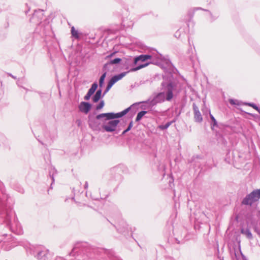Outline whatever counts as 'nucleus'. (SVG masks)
Instances as JSON below:
<instances>
[{"label":"nucleus","instance_id":"obj_1","mask_svg":"<svg viewBox=\"0 0 260 260\" xmlns=\"http://www.w3.org/2000/svg\"><path fill=\"white\" fill-rule=\"evenodd\" d=\"M131 109V107H128L122 111L114 113H102L98 115L95 117L89 116L88 117V124L89 127L94 131H100L101 129V123L99 122L100 119H104L106 118V120L113 119L115 118H120L125 115Z\"/></svg>","mask_w":260,"mask_h":260},{"label":"nucleus","instance_id":"obj_2","mask_svg":"<svg viewBox=\"0 0 260 260\" xmlns=\"http://www.w3.org/2000/svg\"><path fill=\"white\" fill-rule=\"evenodd\" d=\"M260 199V189H255L247 194L242 200V204L251 206Z\"/></svg>","mask_w":260,"mask_h":260},{"label":"nucleus","instance_id":"obj_3","mask_svg":"<svg viewBox=\"0 0 260 260\" xmlns=\"http://www.w3.org/2000/svg\"><path fill=\"white\" fill-rule=\"evenodd\" d=\"M116 119L106 120V118H104L103 127L107 132H113L116 130L119 122V120Z\"/></svg>","mask_w":260,"mask_h":260},{"label":"nucleus","instance_id":"obj_4","mask_svg":"<svg viewBox=\"0 0 260 260\" xmlns=\"http://www.w3.org/2000/svg\"><path fill=\"white\" fill-rule=\"evenodd\" d=\"M149 64V62H147L142 64H140L135 68H130L132 66L129 64V59H126L124 66H125V69L128 70L127 72H133L139 70L144 68H145L147 67Z\"/></svg>","mask_w":260,"mask_h":260},{"label":"nucleus","instance_id":"obj_5","mask_svg":"<svg viewBox=\"0 0 260 260\" xmlns=\"http://www.w3.org/2000/svg\"><path fill=\"white\" fill-rule=\"evenodd\" d=\"M166 100V95L164 92L157 93L153 99L149 102L152 106H154L158 103H161Z\"/></svg>","mask_w":260,"mask_h":260},{"label":"nucleus","instance_id":"obj_6","mask_svg":"<svg viewBox=\"0 0 260 260\" xmlns=\"http://www.w3.org/2000/svg\"><path fill=\"white\" fill-rule=\"evenodd\" d=\"M174 86L172 83H169L166 87V99L168 101H170L173 98V91Z\"/></svg>","mask_w":260,"mask_h":260},{"label":"nucleus","instance_id":"obj_7","mask_svg":"<svg viewBox=\"0 0 260 260\" xmlns=\"http://www.w3.org/2000/svg\"><path fill=\"white\" fill-rule=\"evenodd\" d=\"M91 108V105L87 102H82L79 105L80 111L85 114H87Z\"/></svg>","mask_w":260,"mask_h":260},{"label":"nucleus","instance_id":"obj_8","mask_svg":"<svg viewBox=\"0 0 260 260\" xmlns=\"http://www.w3.org/2000/svg\"><path fill=\"white\" fill-rule=\"evenodd\" d=\"M152 56L148 54H142L139 56H136L134 58V61L133 64L136 65L138 63V61H141L142 62H144L149 59H151Z\"/></svg>","mask_w":260,"mask_h":260},{"label":"nucleus","instance_id":"obj_9","mask_svg":"<svg viewBox=\"0 0 260 260\" xmlns=\"http://www.w3.org/2000/svg\"><path fill=\"white\" fill-rule=\"evenodd\" d=\"M121 59L120 58H116L113 59H111L110 61L104 65L103 69L104 71L109 70V69L112 65L118 64L121 62Z\"/></svg>","mask_w":260,"mask_h":260},{"label":"nucleus","instance_id":"obj_10","mask_svg":"<svg viewBox=\"0 0 260 260\" xmlns=\"http://www.w3.org/2000/svg\"><path fill=\"white\" fill-rule=\"evenodd\" d=\"M127 73V72H123L119 74L115 75L113 77H112L110 80L115 84L116 82H117L119 80H121L123 77H124Z\"/></svg>","mask_w":260,"mask_h":260},{"label":"nucleus","instance_id":"obj_11","mask_svg":"<svg viewBox=\"0 0 260 260\" xmlns=\"http://www.w3.org/2000/svg\"><path fill=\"white\" fill-rule=\"evenodd\" d=\"M102 90L101 89H98L95 92V94L92 98V101L94 103L98 102L101 97Z\"/></svg>","mask_w":260,"mask_h":260},{"label":"nucleus","instance_id":"obj_12","mask_svg":"<svg viewBox=\"0 0 260 260\" xmlns=\"http://www.w3.org/2000/svg\"><path fill=\"white\" fill-rule=\"evenodd\" d=\"M241 233L242 234L245 235L246 236V237L249 239H251L253 238L252 235L250 231L248 229H241Z\"/></svg>","mask_w":260,"mask_h":260},{"label":"nucleus","instance_id":"obj_13","mask_svg":"<svg viewBox=\"0 0 260 260\" xmlns=\"http://www.w3.org/2000/svg\"><path fill=\"white\" fill-rule=\"evenodd\" d=\"M98 86V85L97 83H96V82L94 83L93 84H92V85H91V87L90 88V89H89V90L87 92L92 95L94 93V92H95L96 89H97Z\"/></svg>","mask_w":260,"mask_h":260},{"label":"nucleus","instance_id":"obj_14","mask_svg":"<svg viewBox=\"0 0 260 260\" xmlns=\"http://www.w3.org/2000/svg\"><path fill=\"white\" fill-rule=\"evenodd\" d=\"M109 70L105 71L104 73L100 77V81H99V86L100 87H102L103 86L105 78V77L106 76L107 73V72Z\"/></svg>","mask_w":260,"mask_h":260},{"label":"nucleus","instance_id":"obj_15","mask_svg":"<svg viewBox=\"0 0 260 260\" xmlns=\"http://www.w3.org/2000/svg\"><path fill=\"white\" fill-rule=\"evenodd\" d=\"M194 114V119H195L196 121L198 122H201V121H202L203 118H202V115H201L200 112H197V113H196Z\"/></svg>","mask_w":260,"mask_h":260},{"label":"nucleus","instance_id":"obj_16","mask_svg":"<svg viewBox=\"0 0 260 260\" xmlns=\"http://www.w3.org/2000/svg\"><path fill=\"white\" fill-rule=\"evenodd\" d=\"M147 113V111H142L140 112H139L137 114V116L136 118V121H140L141 118L143 117V116Z\"/></svg>","mask_w":260,"mask_h":260},{"label":"nucleus","instance_id":"obj_17","mask_svg":"<svg viewBox=\"0 0 260 260\" xmlns=\"http://www.w3.org/2000/svg\"><path fill=\"white\" fill-rule=\"evenodd\" d=\"M71 33H72V35L74 38H75L76 39L79 38V36L78 31L77 30H76L74 26H73L71 28Z\"/></svg>","mask_w":260,"mask_h":260},{"label":"nucleus","instance_id":"obj_18","mask_svg":"<svg viewBox=\"0 0 260 260\" xmlns=\"http://www.w3.org/2000/svg\"><path fill=\"white\" fill-rule=\"evenodd\" d=\"M229 102L231 105H241L242 104H243L241 102L237 100H234V99H230Z\"/></svg>","mask_w":260,"mask_h":260},{"label":"nucleus","instance_id":"obj_19","mask_svg":"<svg viewBox=\"0 0 260 260\" xmlns=\"http://www.w3.org/2000/svg\"><path fill=\"white\" fill-rule=\"evenodd\" d=\"M243 105H248L255 109L256 111L258 110L259 107H257L255 104L251 103H243Z\"/></svg>","mask_w":260,"mask_h":260},{"label":"nucleus","instance_id":"obj_20","mask_svg":"<svg viewBox=\"0 0 260 260\" xmlns=\"http://www.w3.org/2000/svg\"><path fill=\"white\" fill-rule=\"evenodd\" d=\"M171 122H167L165 125H159V128L162 130L166 129L170 126V125H171Z\"/></svg>","mask_w":260,"mask_h":260},{"label":"nucleus","instance_id":"obj_21","mask_svg":"<svg viewBox=\"0 0 260 260\" xmlns=\"http://www.w3.org/2000/svg\"><path fill=\"white\" fill-rule=\"evenodd\" d=\"M104 105H105L104 101L103 100L101 101L100 102V104L96 106V109L97 110H100V109H102L103 108V107L104 106Z\"/></svg>","mask_w":260,"mask_h":260},{"label":"nucleus","instance_id":"obj_22","mask_svg":"<svg viewBox=\"0 0 260 260\" xmlns=\"http://www.w3.org/2000/svg\"><path fill=\"white\" fill-rule=\"evenodd\" d=\"M132 126H133V122L131 121L130 122V123L129 124V125H128V127L122 132V135L125 134L126 133H127V132L130 131V129H131Z\"/></svg>","mask_w":260,"mask_h":260},{"label":"nucleus","instance_id":"obj_23","mask_svg":"<svg viewBox=\"0 0 260 260\" xmlns=\"http://www.w3.org/2000/svg\"><path fill=\"white\" fill-rule=\"evenodd\" d=\"M193 109L194 113L200 112L199 108L196 105V104L194 103L193 104Z\"/></svg>","mask_w":260,"mask_h":260},{"label":"nucleus","instance_id":"obj_24","mask_svg":"<svg viewBox=\"0 0 260 260\" xmlns=\"http://www.w3.org/2000/svg\"><path fill=\"white\" fill-rule=\"evenodd\" d=\"M210 116L211 120H212V121L214 123V125H216L217 121H216L215 118H214V117L211 113H210Z\"/></svg>","mask_w":260,"mask_h":260},{"label":"nucleus","instance_id":"obj_25","mask_svg":"<svg viewBox=\"0 0 260 260\" xmlns=\"http://www.w3.org/2000/svg\"><path fill=\"white\" fill-rule=\"evenodd\" d=\"M91 96V95L87 92L86 95L84 96V100L88 101L90 99Z\"/></svg>","mask_w":260,"mask_h":260},{"label":"nucleus","instance_id":"obj_26","mask_svg":"<svg viewBox=\"0 0 260 260\" xmlns=\"http://www.w3.org/2000/svg\"><path fill=\"white\" fill-rule=\"evenodd\" d=\"M114 84V83L111 80H110L108 83L107 86L111 88Z\"/></svg>","mask_w":260,"mask_h":260},{"label":"nucleus","instance_id":"obj_27","mask_svg":"<svg viewBox=\"0 0 260 260\" xmlns=\"http://www.w3.org/2000/svg\"><path fill=\"white\" fill-rule=\"evenodd\" d=\"M110 88H111L110 87L107 86V87L103 93V96H104L109 91V90L110 89Z\"/></svg>","mask_w":260,"mask_h":260},{"label":"nucleus","instance_id":"obj_28","mask_svg":"<svg viewBox=\"0 0 260 260\" xmlns=\"http://www.w3.org/2000/svg\"><path fill=\"white\" fill-rule=\"evenodd\" d=\"M116 53V52H112L111 53H110L109 55H108L106 58H111L112 56H114V55Z\"/></svg>","mask_w":260,"mask_h":260},{"label":"nucleus","instance_id":"obj_29","mask_svg":"<svg viewBox=\"0 0 260 260\" xmlns=\"http://www.w3.org/2000/svg\"><path fill=\"white\" fill-rule=\"evenodd\" d=\"M42 251L38 252V255H37V257L38 258L41 259L42 258Z\"/></svg>","mask_w":260,"mask_h":260},{"label":"nucleus","instance_id":"obj_30","mask_svg":"<svg viewBox=\"0 0 260 260\" xmlns=\"http://www.w3.org/2000/svg\"><path fill=\"white\" fill-rule=\"evenodd\" d=\"M37 12H36L34 14V15H33V16H32V19H35V18L37 16Z\"/></svg>","mask_w":260,"mask_h":260},{"label":"nucleus","instance_id":"obj_31","mask_svg":"<svg viewBox=\"0 0 260 260\" xmlns=\"http://www.w3.org/2000/svg\"><path fill=\"white\" fill-rule=\"evenodd\" d=\"M260 114V107L258 108V110L257 111ZM259 125H260V123L259 124Z\"/></svg>","mask_w":260,"mask_h":260},{"label":"nucleus","instance_id":"obj_32","mask_svg":"<svg viewBox=\"0 0 260 260\" xmlns=\"http://www.w3.org/2000/svg\"><path fill=\"white\" fill-rule=\"evenodd\" d=\"M13 78H15V77L12 75H11Z\"/></svg>","mask_w":260,"mask_h":260}]
</instances>
